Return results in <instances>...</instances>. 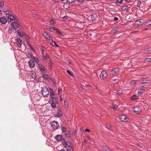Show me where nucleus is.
<instances>
[{
  "label": "nucleus",
  "mask_w": 151,
  "mask_h": 151,
  "mask_svg": "<svg viewBox=\"0 0 151 151\" xmlns=\"http://www.w3.org/2000/svg\"><path fill=\"white\" fill-rule=\"evenodd\" d=\"M41 92L42 95L44 97H47L49 94V91L46 87H44L42 89Z\"/></svg>",
  "instance_id": "1"
},
{
  "label": "nucleus",
  "mask_w": 151,
  "mask_h": 151,
  "mask_svg": "<svg viewBox=\"0 0 151 151\" xmlns=\"http://www.w3.org/2000/svg\"><path fill=\"white\" fill-rule=\"evenodd\" d=\"M51 124L52 127L54 130L56 129L59 126L58 123L55 121L52 122Z\"/></svg>",
  "instance_id": "2"
},
{
  "label": "nucleus",
  "mask_w": 151,
  "mask_h": 151,
  "mask_svg": "<svg viewBox=\"0 0 151 151\" xmlns=\"http://www.w3.org/2000/svg\"><path fill=\"white\" fill-rule=\"evenodd\" d=\"M144 23V21L142 19H140L137 20L134 22V25L135 27H137L143 24Z\"/></svg>",
  "instance_id": "3"
},
{
  "label": "nucleus",
  "mask_w": 151,
  "mask_h": 151,
  "mask_svg": "<svg viewBox=\"0 0 151 151\" xmlns=\"http://www.w3.org/2000/svg\"><path fill=\"white\" fill-rule=\"evenodd\" d=\"M100 76L102 79L105 80L107 76V73L105 71L103 70L101 73Z\"/></svg>",
  "instance_id": "4"
},
{
  "label": "nucleus",
  "mask_w": 151,
  "mask_h": 151,
  "mask_svg": "<svg viewBox=\"0 0 151 151\" xmlns=\"http://www.w3.org/2000/svg\"><path fill=\"white\" fill-rule=\"evenodd\" d=\"M133 111L136 114H139L141 111L140 107L139 106H135L133 108Z\"/></svg>",
  "instance_id": "5"
},
{
  "label": "nucleus",
  "mask_w": 151,
  "mask_h": 151,
  "mask_svg": "<svg viewBox=\"0 0 151 151\" xmlns=\"http://www.w3.org/2000/svg\"><path fill=\"white\" fill-rule=\"evenodd\" d=\"M62 143L65 148H66L67 147L73 145V144L69 141H67L66 142H65V139H63Z\"/></svg>",
  "instance_id": "6"
},
{
  "label": "nucleus",
  "mask_w": 151,
  "mask_h": 151,
  "mask_svg": "<svg viewBox=\"0 0 151 151\" xmlns=\"http://www.w3.org/2000/svg\"><path fill=\"white\" fill-rule=\"evenodd\" d=\"M119 119L122 122H126L128 120L127 116L125 115L122 114L119 116Z\"/></svg>",
  "instance_id": "7"
},
{
  "label": "nucleus",
  "mask_w": 151,
  "mask_h": 151,
  "mask_svg": "<svg viewBox=\"0 0 151 151\" xmlns=\"http://www.w3.org/2000/svg\"><path fill=\"white\" fill-rule=\"evenodd\" d=\"M11 26L13 29H17L19 27V25L16 22H13L11 24Z\"/></svg>",
  "instance_id": "8"
},
{
  "label": "nucleus",
  "mask_w": 151,
  "mask_h": 151,
  "mask_svg": "<svg viewBox=\"0 0 151 151\" xmlns=\"http://www.w3.org/2000/svg\"><path fill=\"white\" fill-rule=\"evenodd\" d=\"M56 139L58 141H60L62 140V142L63 141V139H64L63 138V137L62 135L58 134L55 137Z\"/></svg>",
  "instance_id": "9"
},
{
  "label": "nucleus",
  "mask_w": 151,
  "mask_h": 151,
  "mask_svg": "<svg viewBox=\"0 0 151 151\" xmlns=\"http://www.w3.org/2000/svg\"><path fill=\"white\" fill-rule=\"evenodd\" d=\"M29 66L31 68H34L35 66V63L32 60H30L28 62Z\"/></svg>",
  "instance_id": "10"
},
{
  "label": "nucleus",
  "mask_w": 151,
  "mask_h": 151,
  "mask_svg": "<svg viewBox=\"0 0 151 151\" xmlns=\"http://www.w3.org/2000/svg\"><path fill=\"white\" fill-rule=\"evenodd\" d=\"M0 22L2 24H5L7 22L6 19L3 17H1L0 18Z\"/></svg>",
  "instance_id": "11"
},
{
  "label": "nucleus",
  "mask_w": 151,
  "mask_h": 151,
  "mask_svg": "<svg viewBox=\"0 0 151 151\" xmlns=\"http://www.w3.org/2000/svg\"><path fill=\"white\" fill-rule=\"evenodd\" d=\"M63 133L65 135V137L67 138H69L71 136V135L70 132L68 130H67L66 131L64 132V133Z\"/></svg>",
  "instance_id": "12"
},
{
  "label": "nucleus",
  "mask_w": 151,
  "mask_h": 151,
  "mask_svg": "<svg viewBox=\"0 0 151 151\" xmlns=\"http://www.w3.org/2000/svg\"><path fill=\"white\" fill-rule=\"evenodd\" d=\"M8 20L10 19V21L15 20V17L11 14L9 15V16L8 17Z\"/></svg>",
  "instance_id": "13"
},
{
  "label": "nucleus",
  "mask_w": 151,
  "mask_h": 151,
  "mask_svg": "<svg viewBox=\"0 0 151 151\" xmlns=\"http://www.w3.org/2000/svg\"><path fill=\"white\" fill-rule=\"evenodd\" d=\"M16 43L17 45L19 47H21V40L19 39H17L16 40Z\"/></svg>",
  "instance_id": "14"
},
{
  "label": "nucleus",
  "mask_w": 151,
  "mask_h": 151,
  "mask_svg": "<svg viewBox=\"0 0 151 151\" xmlns=\"http://www.w3.org/2000/svg\"><path fill=\"white\" fill-rule=\"evenodd\" d=\"M50 90V96L51 97H54L55 95V93H53V91L52 89L50 87L49 88Z\"/></svg>",
  "instance_id": "15"
},
{
  "label": "nucleus",
  "mask_w": 151,
  "mask_h": 151,
  "mask_svg": "<svg viewBox=\"0 0 151 151\" xmlns=\"http://www.w3.org/2000/svg\"><path fill=\"white\" fill-rule=\"evenodd\" d=\"M61 110H58L57 111V115L56 116L58 117V118H60L62 116V114L61 113Z\"/></svg>",
  "instance_id": "16"
},
{
  "label": "nucleus",
  "mask_w": 151,
  "mask_h": 151,
  "mask_svg": "<svg viewBox=\"0 0 151 151\" xmlns=\"http://www.w3.org/2000/svg\"><path fill=\"white\" fill-rule=\"evenodd\" d=\"M26 43L28 46L30 48V49L33 51H35V49L33 48L31 46V45L30 43H29L28 41H26Z\"/></svg>",
  "instance_id": "17"
},
{
  "label": "nucleus",
  "mask_w": 151,
  "mask_h": 151,
  "mask_svg": "<svg viewBox=\"0 0 151 151\" xmlns=\"http://www.w3.org/2000/svg\"><path fill=\"white\" fill-rule=\"evenodd\" d=\"M66 148L67 151H73V145L67 147Z\"/></svg>",
  "instance_id": "18"
},
{
  "label": "nucleus",
  "mask_w": 151,
  "mask_h": 151,
  "mask_svg": "<svg viewBox=\"0 0 151 151\" xmlns=\"http://www.w3.org/2000/svg\"><path fill=\"white\" fill-rule=\"evenodd\" d=\"M43 36L46 39H47L46 37H47V36L49 37L50 36V35L47 33L46 32H43Z\"/></svg>",
  "instance_id": "19"
},
{
  "label": "nucleus",
  "mask_w": 151,
  "mask_h": 151,
  "mask_svg": "<svg viewBox=\"0 0 151 151\" xmlns=\"http://www.w3.org/2000/svg\"><path fill=\"white\" fill-rule=\"evenodd\" d=\"M113 69L114 74L117 73L119 72L120 70V69L119 68H114Z\"/></svg>",
  "instance_id": "20"
},
{
  "label": "nucleus",
  "mask_w": 151,
  "mask_h": 151,
  "mask_svg": "<svg viewBox=\"0 0 151 151\" xmlns=\"http://www.w3.org/2000/svg\"><path fill=\"white\" fill-rule=\"evenodd\" d=\"M18 34L21 37H23L24 36V34L21 33V32L20 30H18L17 31Z\"/></svg>",
  "instance_id": "21"
},
{
  "label": "nucleus",
  "mask_w": 151,
  "mask_h": 151,
  "mask_svg": "<svg viewBox=\"0 0 151 151\" xmlns=\"http://www.w3.org/2000/svg\"><path fill=\"white\" fill-rule=\"evenodd\" d=\"M51 98H52V103H56L57 102V99L54 96Z\"/></svg>",
  "instance_id": "22"
},
{
  "label": "nucleus",
  "mask_w": 151,
  "mask_h": 151,
  "mask_svg": "<svg viewBox=\"0 0 151 151\" xmlns=\"http://www.w3.org/2000/svg\"><path fill=\"white\" fill-rule=\"evenodd\" d=\"M30 75L31 78L33 79L37 77V76L36 75V74L35 73H32Z\"/></svg>",
  "instance_id": "23"
},
{
  "label": "nucleus",
  "mask_w": 151,
  "mask_h": 151,
  "mask_svg": "<svg viewBox=\"0 0 151 151\" xmlns=\"http://www.w3.org/2000/svg\"><path fill=\"white\" fill-rule=\"evenodd\" d=\"M61 129L62 133H63L64 132H65L67 131L66 128L65 127H61Z\"/></svg>",
  "instance_id": "24"
},
{
  "label": "nucleus",
  "mask_w": 151,
  "mask_h": 151,
  "mask_svg": "<svg viewBox=\"0 0 151 151\" xmlns=\"http://www.w3.org/2000/svg\"><path fill=\"white\" fill-rule=\"evenodd\" d=\"M49 30V31L51 32H53L54 31H55L56 29V28L54 27H49L48 28Z\"/></svg>",
  "instance_id": "25"
},
{
  "label": "nucleus",
  "mask_w": 151,
  "mask_h": 151,
  "mask_svg": "<svg viewBox=\"0 0 151 151\" xmlns=\"http://www.w3.org/2000/svg\"><path fill=\"white\" fill-rule=\"evenodd\" d=\"M128 9V7L127 6H124L122 8V9L124 11H127Z\"/></svg>",
  "instance_id": "26"
},
{
  "label": "nucleus",
  "mask_w": 151,
  "mask_h": 151,
  "mask_svg": "<svg viewBox=\"0 0 151 151\" xmlns=\"http://www.w3.org/2000/svg\"><path fill=\"white\" fill-rule=\"evenodd\" d=\"M142 90H143L141 89H140L138 90V95L140 96L143 93Z\"/></svg>",
  "instance_id": "27"
},
{
  "label": "nucleus",
  "mask_w": 151,
  "mask_h": 151,
  "mask_svg": "<svg viewBox=\"0 0 151 151\" xmlns=\"http://www.w3.org/2000/svg\"><path fill=\"white\" fill-rule=\"evenodd\" d=\"M33 58L36 63H38L39 62V60L37 57H34Z\"/></svg>",
  "instance_id": "28"
},
{
  "label": "nucleus",
  "mask_w": 151,
  "mask_h": 151,
  "mask_svg": "<svg viewBox=\"0 0 151 151\" xmlns=\"http://www.w3.org/2000/svg\"><path fill=\"white\" fill-rule=\"evenodd\" d=\"M67 73L69 74L70 75L73 76V74L72 73V72L70 70H68L67 71Z\"/></svg>",
  "instance_id": "29"
},
{
  "label": "nucleus",
  "mask_w": 151,
  "mask_h": 151,
  "mask_svg": "<svg viewBox=\"0 0 151 151\" xmlns=\"http://www.w3.org/2000/svg\"><path fill=\"white\" fill-rule=\"evenodd\" d=\"M116 93L119 96H120L122 93V91L120 90H118L116 91Z\"/></svg>",
  "instance_id": "30"
},
{
  "label": "nucleus",
  "mask_w": 151,
  "mask_h": 151,
  "mask_svg": "<svg viewBox=\"0 0 151 151\" xmlns=\"http://www.w3.org/2000/svg\"><path fill=\"white\" fill-rule=\"evenodd\" d=\"M64 104L65 106L66 107H68V102L66 100H64Z\"/></svg>",
  "instance_id": "31"
},
{
  "label": "nucleus",
  "mask_w": 151,
  "mask_h": 151,
  "mask_svg": "<svg viewBox=\"0 0 151 151\" xmlns=\"http://www.w3.org/2000/svg\"><path fill=\"white\" fill-rule=\"evenodd\" d=\"M137 99V96L136 95H133L132 97V100H136Z\"/></svg>",
  "instance_id": "32"
},
{
  "label": "nucleus",
  "mask_w": 151,
  "mask_h": 151,
  "mask_svg": "<svg viewBox=\"0 0 151 151\" xmlns=\"http://www.w3.org/2000/svg\"><path fill=\"white\" fill-rule=\"evenodd\" d=\"M91 20L92 21H93L96 18V16H95L94 15H93V14H92L91 15Z\"/></svg>",
  "instance_id": "33"
},
{
  "label": "nucleus",
  "mask_w": 151,
  "mask_h": 151,
  "mask_svg": "<svg viewBox=\"0 0 151 151\" xmlns=\"http://www.w3.org/2000/svg\"><path fill=\"white\" fill-rule=\"evenodd\" d=\"M46 38H47V39L48 40H49V41L50 42H53L52 39V38H51L50 37V36L49 37L47 36V37H46Z\"/></svg>",
  "instance_id": "34"
},
{
  "label": "nucleus",
  "mask_w": 151,
  "mask_h": 151,
  "mask_svg": "<svg viewBox=\"0 0 151 151\" xmlns=\"http://www.w3.org/2000/svg\"><path fill=\"white\" fill-rule=\"evenodd\" d=\"M43 77L45 79L48 80H49V79H50V78L46 74H44L43 75Z\"/></svg>",
  "instance_id": "35"
},
{
  "label": "nucleus",
  "mask_w": 151,
  "mask_h": 151,
  "mask_svg": "<svg viewBox=\"0 0 151 151\" xmlns=\"http://www.w3.org/2000/svg\"><path fill=\"white\" fill-rule=\"evenodd\" d=\"M40 71L42 73H44L46 70L45 68L44 67H42V68H40Z\"/></svg>",
  "instance_id": "36"
},
{
  "label": "nucleus",
  "mask_w": 151,
  "mask_h": 151,
  "mask_svg": "<svg viewBox=\"0 0 151 151\" xmlns=\"http://www.w3.org/2000/svg\"><path fill=\"white\" fill-rule=\"evenodd\" d=\"M136 83V81L133 80L131 81L130 83L131 85H133L135 84Z\"/></svg>",
  "instance_id": "37"
},
{
  "label": "nucleus",
  "mask_w": 151,
  "mask_h": 151,
  "mask_svg": "<svg viewBox=\"0 0 151 151\" xmlns=\"http://www.w3.org/2000/svg\"><path fill=\"white\" fill-rule=\"evenodd\" d=\"M55 103H52L51 104V106H52V108H55L56 107V106Z\"/></svg>",
  "instance_id": "38"
},
{
  "label": "nucleus",
  "mask_w": 151,
  "mask_h": 151,
  "mask_svg": "<svg viewBox=\"0 0 151 151\" xmlns=\"http://www.w3.org/2000/svg\"><path fill=\"white\" fill-rule=\"evenodd\" d=\"M142 81H143V83H148V80H147L145 78H143L142 79Z\"/></svg>",
  "instance_id": "39"
},
{
  "label": "nucleus",
  "mask_w": 151,
  "mask_h": 151,
  "mask_svg": "<svg viewBox=\"0 0 151 151\" xmlns=\"http://www.w3.org/2000/svg\"><path fill=\"white\" fill-rule=\"evenodd\" d=\"M141 4V2L140 1H137V6L139 7Z\"/></svg>",
  "instance_id": "40"
},
{
  "label": "nucleus",
  "mask_w": 151,
  "mask_h": 151,
  "mask_svg": "<svg viewBox=\"0 0 151 151\" xmlns=\"http://www.w3.org/2000/svg\"><path fill=\"white\" fill-rule=\"evenodd\" d=\"M4 1H0V6L1 7H2L4 6Z\"/></svg>",
  "instance_id": "41"
},
{
  "label": "nucleus",
  "mask_w": 151,
  "mask_h": 151,
  "mask_svg": "<svg viewBox=\"0 0 151 151\" xmlns=\"http://www.w3.org/2000/svg\"><path fill=\"white\" fill-rule=\"evenodd\" d=\"M147 24L150 26H151V20L148 21L147 22Z\"/></svg>",
  "instance_id": "42"
},
{
  "label": "nucleus",
  "mask_w": 151,
  "mask_h": 151,
  "mask_svg": "<svg viewBox=\"0 0 151 151\" xmlns=\"http://www.w3.org/2000/svg\"><path fill=\"white\" fill-rule=\"evenodd\" d=\"M59 88V90L58 91V94L59 95H60L61 93L62 89H60L59 88Z\"/></svg>",
  "instance_id": "43"
},
{
  "label": "nucleus",
  "mask_w": 151,
  "mask_h": 151,
  "mask_svg": "<svg viewBox=\"0 0 151 151\" xmlns=\"http://www.w3.org/2000/svg\"><path fill=\"white\" fill-rule=\"evenodd\" d=\"M106 127L107 128L109 129H110V130H112V127H111V126L109 125H108L107 126H106Z\"/></svg>",
  "instance_id": "44"
},
{
  "label": "nucleus",
  "mask_w": 151,
  "mask_h": 151,
  "mask_svg": "<svg viewBox=\"0 0 151 151\" xmlns=\"http://www.w3.org/2000/svg\"><path fill=\"white\" fill-rule=\"evenodd\" d=\"M146 59L147 60L146 61L148 62H151V58H146Z\"/></svg>",
  "instance_id": "45"
},
{
  "label": "nucleus",
  "mask_w": 151,
  "mask_h": 151,
  "mask_svg": "<svg viewBox=\"0 0 151 151\" xmlns=\"http://www.w3.org/2000/svg\"><path fill=\"white\" fill-rule=\"evenodd\" d=\"M104 150L105 151H113L112 150H110L108 148H103Z\"/></svg>",
  "instance_id": "46"
},
{
  "label": "nucleus",
  "mask_w": 151,
  "mask_h": 151,
  "mask_svg": "<svg viewBox=\"0 0 151 151\" xmlns=\"http://www.w3.org/2000/svg\"><path fill=\"white\" fill-rule=\"evenodd\" d=\"M109 71L110 72L111 74L112 75H114V69L110 70Z\"/></svg>",
  "instance_id": "47"
},
{
  "label": "nucleus",
  "mask_w": 151,
  "mask_h": 151,
  "mask_svg": "<svg viewBox=\"0 0 151 151\" xmlns=\"http://www.w3.org/2000/svg\"><path fill=\"white\" fill-rule=\"evenodd\" d=\"M118 30V29L117 28H116L114 29L113 30V32L114 33L116 32Z\"/></svg>",
  "instance_id": "48"
},
{
  "label": "nucleus",
  "mask_w": 151,
  "mask_h": 151,
  "mask_svg": "<svg viewBox=\"0 0 151 151\" xmlns=\"http://www.w3.org/2000/svg\"><path fill=\"white\" fill-rule=\"evenodd\" d=\"M151 50L149 49L148 48H147V49H145V51L146 52H147V53H149L150 51Z\"/></svg>",
  "instance_id": "49"
},
{
  "label": "nucleus",
  "mask_w": 151,
  "mask_h": 151,
  "mask_svg": "<svg viewBox=\"0 0 151 151\" xmlns=\"http://www.w3.org/2000/svg\"><path fill=\"white\" fill-rule=\"evenodd\" d=\"M55 31H56V32L58 34V33H59V32H60V30H59L58 29L56 28V29H55Z\"/></svg>",
  "instance_id": "50"
},
{
  "label": "nucleus",
  "mask_w": 151,
  "mask_h": 151,
  "mask_svg": "<svg viewBox=\"0 0 151 151\" xmlns=\"http://www.w3.org/2000/svg\"><path fill=\"white\" fill-rule=\"evenodd\" d=\"M38 66L39 67V68H40H40H42V67H43L42 66V64H38Z\"/></svg>",
  "instance_id": "51"
},
{
  "label": "nucleus",
  "mask_w": 151,
  "mask_h": 151,
  "mask_svg": "<svg viewBox=\"0 0 151 151\" xmlns=\"http://www.w3.org/2000/svg\"><path fill=\"white\" fill-rule=\"evenodd\" d=\"M25 35L26 36V38H27L28 39H30V37L29 36V35L26 34Z\"/></svg>",
  "instance_id": "52"
},
{
  "label": "nucleus",
  "mask_w": 151,
  "mask_h": 151,
  "mask_svg": "<svg viewBox=\"0 0 151 151\" xmlns=\"http://www.w3.org/2000/svg\"><path fill=\"white\" fill-rule=\"evenodd\" d=\"M140 86L142 88H146V87L144 86L143 85L142 83L140 84Z\"/></svg>",
  "instance_id": "53"
},
{
  "label": "nucleus",
  "mask_w": 151,
  "mask_h": 151,
  "mask_svg": "<svg viewBox=\"0 0 151 151\" xmlns=\"http://www.w3.org/2000/svg\"><path fill=\"white\" fill-rule=\"evenodd\" d=\"M118 2L119 3H122L123 2V0H117Z\"/></svg>",
  "instance_id": "54"
},
{
  "label": "nucleus",
  "mask_w": 151,
  "mask_h": 151,
  "mask_svg": "<svg viewBox=\"0 0 151 151\" xmlns=\"http://www.w3.org/2000/svg\"><path fill=\"white\" fill-rule=\"evenodd\" d=\"M4 12H7V13H6V14H8V15H9L10 14H9L10 12L9 11H8V10H7V11H4Z\"/></svg>",
  "instance_id": "55"
},
{
  "label": "nucleus",
  "mask_w": 151,
  "mask_h": 151,
  "mask_svg": "<svg viewBox=\"0 0 151 151\" xmlns=\"http://www.w3.org/2000/svg\"><path fill=\"white\" fill-rule=\"evenodd\" d=\"M63 19L65 20H67L68 19V17L67 16H65L63 17Z\"/></svg>",
  "instance_id": "56"
},
{
  "label": "nucleus",
  "mask_w": 151,
  "mask_h": 151,
  "mask_svg": "<svg viewBox=\"0 0 151 151\" xmlns=\"http://www.w3.org/2000/svg\"><path fill=\"white\" fill-rule=\"evenodd\" d=\"M78 2L79 3L83 2V0H77Z\"/></svg>",
  "instance_id": "57"
},
{
  "label": "nucleus",
  "mask_w": 151,
  "mask_h": 151,
  "mask_svg": "<svg viewBox=\"0 0 151 151\" xmlns=\"http://www.w3.org/2000/svg\"><path fill=\"white\" fill-rule=\"evenodd\" d=\"M118 19H119L117 17H114V20L116 21V20H118Z\"/></svg>",
  "instance_id": "58"
},
{
  "label": "nucleus",
  "mask_w": 151,
  "mask_h": 151,
  "mask_svg": "<svg viewBox=\"0 0 151 151\" xmlns=\"http://www.w3.org/2000/svg\"><path fill=\"white\" fill-rule=\"evenodd\" d=\"M12 30V29H10V28H9V29L8 30V31L9 32H11Z\"/></svg>",
  "instance_id": "59"
},
{
  "label": "nucleus",
  "mask_w": 151,
  "mask_h": 151,
  "mask_svg": "<svg viewBox=\"0 0 151 151\" xmlns=\"http://www.w3.org/2000/svg\"><path fill=\"white\" fill-rule=\"evenodd\" d=\"M53 42H54V44H55V45L56 46V47H59V45H58L56 44V42H55V41H54Z\"/></svg>",
  "instance_id": "60"
},
{
  "label": "nucleus",
  "mask_w": 151,
  "mask_h": 151,
  "mask_svg": "<svg viewBox=\"0 0 151 151\" xmlns=\"http://www.w3.org/2000/svg\"><path fill=\"white\" fill-rule=\"evenodd\" d=\"M36 80L38 82H41V80H40L38 78H37L36 79Z\"/></svg>",
  "instance_id": "61"
},
{
  "label": "nucleus",
  "mask_w": 151,
  "mask_h": 151,
  "mask_svg": "<svg viewBox=\"0 0 151 151\" xmlns=\"http://www.w3.org/2000/svg\"><path fill=\"white\" fill-rule=\"evenodd\" d=\"M120 22L119 21H118L116 23V24L117 25H119V24H120Z\"/></svg>",
  "instance_id": "62"
},
{
  "label": "nucleus",
  "mask_w": 151,
  "mask_h": 151,
  "mask_svg": "<svg viewBox=\"0 0 151 151\" xmlns=\"http://www.w3.org/2000/svg\"><path fill=\"white\" fill-rule=\"evenodd\" d=\"M85 131L86 132H89L90 131V130L88 129H86L85 130Z\"/></svg>",
  "instance_id": "63"
},
{
  "label": "nucleus",
  "mask_w": 151,
  "mask_h": 151,
  "mask_svg": "<svg viewBox=\"0 0 151 151\" xmlns=\"http://www.w3.org/2000/svg\"><path fill=\"white\" fill-rule=\"evenodd\" d=\"M85 86L86 87L89 88L90 87V86L89 85H86Z\"/></svg>",
  "instance_id": "64"
}]
</instances>
